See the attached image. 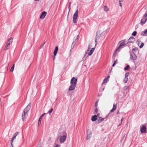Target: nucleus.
I'll return each instance as SVG.
<instances>
[{
	"mask_svg": "<svg viewBox=\"0 0 147 147\" xmlns=\"http://www.w3.org/2000/svg\"><path fill=\"white\" fill-rule=\"evenodd\" d=\"M77 79L75 78V77H73L70 81V84H74V83L75 82H76V84L77 82Z\"/></svg>",
	"mask_w": 147,
	"mask_h": 147,
	"instance_id": "nucleus-10",
	"label": "nucleus"
},
{
	"mask_svg": "<svg viewBox=\"0 0 147 147\" xmlns=\"http://www.w3.org/2000/svg\"><path fill=\"white\" fill-rule=\"evenodd\" d=\"M109 114L107 115L106 117H108V116L109 115Z\"/></svg>",
	"mask_w": 147,
	"mask_h": 147,
	"instance_id": "nucleus-56",
	"label": "nucleus"
},
{
	"mask_svg": "<svg viewBox=\"0 0 147 147\" xmlns=\"http://www.w3.org/2000/svg\"><path fill=\"white\" fill-rule=\"evenodd\" d=\"M10 44L8 43H7V44L5 47L4 49V50H6L8 49H9L10 48Z\"/></svg>",
	"mask_w": 147,
	"mask_h": 147,
	"instance_id": "nucleus-23",
	"label": "nucleus"
},
{
	"mask_svg": "<svg viewBox=\"0 0 147 147\" xmlns=\"http://www.w3.org/2000/svg\"><path fill=\"white\" fill-rule=\"evenodd\" d=\"M87 57H84L82 58V60L84 61L86 60Z\"/></svg>",
	"mask_w": 147,
	"mask_h": 147,
	"instance_id": "nucleus-46",
	"label": "nucleus"
},
{
	"mask_svg": "<svg viewBox=\"0 0 147 147\" xmlns=\"http://www.w3.org/2000/svg\"><path fill=\"white\" fill-rule=\"evenodd\" d=\"M116 108H117V104H114L113 105V109L111 110L110 112L112 113V112H113L115 110H116Z\"/></svg>",
	"mask_w": 147,
	"mask_h": 147,
	"instance_id": "nucleus-17",
	"label": "nucleus"
},
{
	"mask_svg": "<svg viewBox=\"0 0 147 147\" xmlns=\"http://www.w3.org/2000/svg\"><path fill=\"white\" fill-rule=\"evenodd\" d=\"M68 9H69V12H68V15L67 16H68L69 15V11H70V9H71V6L69 5V6H68Z\"/></svg>",
	"mask_w": 147,
	"mask_h": 147,
	"instance_id": "nucleus-41",
	"label": "nucleus"
},
{
	"mask_svg": "<svg viewBox=\"0 0 147 147\" xmlns=\"http://www.w3.org/2000/svg\"><path fill=\"white\" fill-rule=\"evenodd\" d=\"M78 10L77 9L75 12L73 17V22L74 23H76L77 22V19L78 17Z\"/></svg>",
	"mask_w": 147,
	"mask_h": 147,
	"instance_id": "nucleus-4",
	"label": "nucleus"
},
{
	"mask_svg": "<svg viewBox=\"0 0 147 147\" xmlns=\"http://www.w3.org/2000/svg\"><path fill=\"white\" fill-rule=\"evenodd\" d=\"M123 119H124V118H122V119H121V124H120L119 125L118 127L121 124L122 121L123 120Z\"/></svg>",
	"mask_w": 147,
	"mask_h": 147,
	"instance_id": "nucleus-42",
	"label": "nucleus"
},
{
	"mask_svg": "<svg viewBox=\"0 0 147 147\" xmlns=\"http://www.w3.org/2000/svg\"><path fill=\"white\" fill-rule=\"evenodd\" d=\"M55 56H54V59H55Z\"/></svg>",
	"mask_w": 147,
	"mask_h": 147,
	"instance_id": "nucleus-59",
	"label": "nucleus"
},
{
	"mask_svg": "<svg viewBox=\"0 0 147 147\" xmlns=\"http://www.w3.org/2000/svg\"><path fill=\"white\" fill-rule=\"evenodd\" d=\"M129 67V65H127L124 68V70H128Z\"/></svg>",
	"mask_w": 147,
	"mask_h": 147,
	"instance_id": "nucleus-26",
	"label": "nucleus"
},
{
	"mask_svg": "<svg viewBox=\"0 0 147 147\" xmlns=\"http://www.w3.org/2000/svg\"><path fill=\"white\" fill-rule=\"evenodd\" d=\"M53 111V108L51 109L48 112V113L49 114H50Z\"/></svg>",
	"mask_w": 147,
	"mask_h": 147,
	"instance_id": "nucleus-40",
	"label": "nucleus"
},
{
	"mask_svg": "<svg viewBox=\"0 0 147 147\" xmlns=\"http://www.w3.org/2000/svg\"><path fill=\"white\" fill-rule=\"evenodd\" d=\"M100 31H97L96 32V35L95 38V42H96L95 46L96 45L97 42H98V41L99 39L100 38Z\"/></svg>",
	"mask_w": 147,
	"mask_h": 147,
	"instance_id": "nucleus-5",
	"label": "nucleus"
},
{
	"mask_svg": "<svg viewBox=\"0 0 147 147\" xmlns=\"http://www.w3.org/2000/svg\"><path fill=\"white\" fill-rule=\"evenodd\" d=\"M45 43V42H44V44L42 45L40 47V49H41V48H42L43 47V45H44V44Z\"/></svg>",
	"mask_w": 147,
	"mask_h": 147,
	"instance_id": "nucleus-48",
	"label": "nucleus"
},
{
	"mask_svg": "<svg viewBox=\"0 0 147 147\" xmlns=\"http://www.w3.org/2000/svg\"><path fill=\"white\" fill-rule=\"evenodd\" d=\"M137 33V32L136 31H134L132 33V35L134 36H135Z\"/></svg>",
	"mask_w": 147,
	"mask_h": 147,
	"instance_id": "nucleus-30",
	"label": "nucleus"
},
{
	"mask_svg": "<svg viewBox=\"0 0 147 147\" xmlns=\"http://www.w3.org/2000/svg\"><path fill=\"white\" fill-rule=\"evenodd\" d=\"M125 40H123L122 41H121V43L119 45V46L118 48L115 50V51L114 52V53L113 56V59H115V56L116 55V52L119 49L121 48V47L124 46H125L126 44L125 43Z\"/></svg>",
	"mask_w": 147,
	"mask_h": 147,
	"instance_id": "nucleus-2",
	"label": "nucleus"
},
{
	"mask_svg": "<svg viewBox=\"0 0 147 147\" xmlns=\"http://www.w3.org/2000/svg\"><path fill=\"white\" fill-rule=\"evenodd\" d=\"M119 6L121 7H122V4L120 3H119Z\"/></svg>",
	"mask_w": 147,
	"mask_h": 147,
	"instance_id": "nucleus-51",
	"label": "nucleus"
},
{
	"mask_svg": "<svg viewBox=\"0 0 147 147\" xmlns=\"http://www.w3.org/2000/svg\"><path fill=\"white\" fill-rule=\"evenodd\" d=\"M144 33L145 34H146V35H147V29H146L144 31Z\"/></svg>",
	"mask_w": 147,
	"mask_h": 147,
	"instance_id": "nucleus-43",
	"label": "nucleus"
},
{
	"mask_svg": "<svg viewBox=\"0 0 147 147\" xmlns=\"http://www.w3.org/2000/svg\"><path fill=\"white\" fill-rule=\"evenodd\" d=\"M123 1V0H119V2L120 3L121 2H122Z\"/></svg>",
	"mask_w": 147,
	"mask_h": 147,
	"instance_id": "nucleus-54",
	"label": "nucleus"
},
{
	"mask_svg": "<svg viewBox=\"0 0 147 147\" xmlns=\"http://www.w3.org/2000/svg\"><path fill=\"white\" fill-rule=\"evenodd\" d=\"M99 113H98L97 114V116H99Z\"/></svg>",
	"mask_w": 147,
	"mask_h": 147,
	"instance_id": "nucleus-57",
	"label": "nucleus"
},
{
	"mask_svg": "<svg viewBox=\"0 0 147 147\" xmlns=\"http://www.w3.org/2000/svg\"><path fill=\"white\" fill-rule=\"evenodd\" d=\"M47 12L45 11L43 12L40 16V18L41 19H43L47 15Z\"/></svg>",
	"mask_w": 147,
	"mask_h": 147,
	"instance_id": "nucleus-13",
	"label": "nucleus"
},
{
	"mask_svg": "<svg viewBox=\"0 0 147 147\" xmlns=\"http://www.w3.org/2000/svg\"><path fill=\"white\" fill-rule=\"evenodd\" d=\"M98 109H97V108H96L94 110V112L95 113H94V114H96L98 112Z\"/></svg>",
	"mask_w": 147,
	"mask_h": 147,
	"instance_id": "nucleus-37",
	"label": "nucleus"
},
{
	"mask_svg": "<svg viewBox=\"0 0 147 147\" xmlns=\"http://www.w3.org/2000/svg\"><path fill=\"white\" fill-rule=\"evenodd\" d=\"M115 64H115V63H114L112 65V67H114L115 66Z\"/></svg>",
	"mask_w": 147,
	"mask_h": 147,
	"instance_id": "nucleus-50",
	"label": "nucleus"
},
{
	"mask_svg": "<svg viewBox=\"0 0 147 147\" xmlns=\"http://www.w3.org/2000/svg\"><path fill=\"white\" fill-rule=\"evenodd\" d=\"M78 35L76 38V39H75V40H74L73 42H74V43H75V44H76V42H77V41H78Z\"/></svg>",
	"mask_w": 147,
	"mask_h": 147,
	"instance_id": "nucleus-28",
	"label": "nucleus"
},
{
	"mask_svg": "<svg viewBox=\"0 0 147 147\" xmlns=\"http://www.w3.org/2000/svg\"><path fill=\"white\" fill-rule=\"evenodd\" d=\"M46 114L45 113H44L40 117L39 120L42 121V120L44 117V115Z\"/></svg>",
	"mask_w": 147,
	"mask_h": 147,
	"instance_id": "nucleus-25",
	"label": "nucleus"
},
{
	"mask_svg": "<svg viewBox=\"0 0 147 147\" xmlns=\"http://www.w3.org/2000/svg\"><path fill=\"white\" fill-rule=\"evenodd\" d=\"M118 113H119V111H118L117 113V114H118Z\"/></svg>",
	"mask_w": 147,
	"mask_h": 147,
	"instance_id": "nucleus-55",
	"label": "nucleus"
},
{
	"mask_svg": "<svg viewBox=\"0 0 147 147\" xmlns=\"http://www.w3.org/2000/svg\"><path fill=\"white\" fill-rule=\"evenodd\" d=\"M13 38L11 37L7 41V43L10 44H11L13 42Z\"/></svg>",
	"mask_w": 147,
	"mask_h": 147,
	"instance_id": "nucleus-22",
	"label": "nucleus"
},
{
	"mask_svg": "<svg viewBox=\"0 0 147 147\" xmlns=\"http://www.w3.org/2000/svg\"><path fill=\"white\" fill-rule=\"evenodd\" d=\"M91 47H92L91 45H88V50H87V51H89V49H90L91 48Z\"/></svg>",
	"mask_w": 147,
	"mask_h": 147,
	"instance_id": "nucleus-39",
	"label": "nucleus"
},
{
	"mask_svg": "<svg viewBox=\"0 0 147 147\" xmlns=\"http://www.w3.org/2000/svg\"><path fill=\"white\" fill-rule=\"evenodd\" d=\"M19 133L18 132H16L13 135L12 139L11 140V145L12 146V143L13 142V140L16 138V136Z\"/></svg>",
	"mask_w": 147,
	"mask_h": 147,
	"instance_id": "nucleus-15",
	"label": "nucleus"
},
{
	"mask_svg": "<svg viewBox=\"0 0 147 147\" xmlns=\"http://www.w3.org/2000/svg\"><path fill=\"white\" fill-rule=\"evenodd\" d=\"M109 77L110 76H108L107 77H106L104 80L102 84V85H103L104 83H107L109 81Z\"/></svg>",
	"mask_w": 147,
	"mask_h": 147,
	"instance_id": "nucleus-12",
	"label": "nucleus"
},
{
	"mask_svg": "<svg viewBox=\"0 0 147 147\" xmlns=\"http://www.w3.org/2000/svg\"><path fill=\"white\" fill-rule=\"evenodd\" d=\"M14 67H15V64H14L13 66H12V67H11V69H10V71H12V72H13L14 69Z\"/></svg>",
	"mask_w": 147,
	"mask_h": 147,
	"instance_id": "nucleus-29",
	"label": "nucleus"
},
{
	"mask_svg": "<svg viewBox=\"0 0 147 147\" xmlns=\"http://www.w3.org/2000/svg\"><path fill=\"white\" fill-rule=\"evenodd\" d=\"M71 2H69V5L71 6Z\"/></svg>",
	"mask_w": 147,
	"mask_h": 147,
	"instance_id": "nucleus-53",
	"label": "nucleus"
},
{
	"mask_svg": "<svg viewBox=\"0 0 147 147\" xmlns=\"http://www.w3.org/2000/svg\"><path fill=\"white\" fill-rule=\"evenodd\" d=\"M58 145H57L55 144H54V147H58Z\"/></svg>",
	"mask_w": 147,
	"mask_h": 147,
	"instance_id": "nucleus-49",
	"label": "nucleus"
},
{
	"mask_svg": "<svg viewBox=\"0 0 147 147\" xmlns=\"http://www.w3.org/2000/svg\"><path fill=\"white\" fill-rule=\"evenodd\" d=\"M128 88V86H125L123 87V89L124 90H126Z\"/></svg>",
	"mask_w": 147,
	"mask_h": 147,
	"instance_id": "nucleus-38",
	"label": "nucleus"
},
{
	"mask_svg": "<svg viewBox=\"0 0 147 147\" xmlns=\"http://www.w3.org/2000/svg\"><path fill=\"white\" fill-rule=\"evenodd\" d=\"M135 40V38L132 36L130 37L127 40V43H130L133 42V41Z\"/></svg>",
	"mask_w": 147,
	"mask_h": 147,
	"instance_id": "nucleus-11",
	"label": "nucleus"
},
{
	"mask_svg": "<svg viewBox=\"0 0 147 147\" xmlns=\"http://www.w3.org/2000/svg\"><path fill=\"white\" fill-rule=\"evenodd\" d=\"M141 35H142V36H146V34H145L144 33V31H142L141 33Z\"/></svg>",
	"mask_w": 147,
	"mask_h": 147,
	"instance_id": "nucleus-36",
	"label": "nucleus"
},
{
	"mask_svg": "<svg viewBox=\"0 0 147 147\" xmlns=\"http://www.w3.org/2000/svg\"><path fill=\"white\" fill-rule=\"evenodd\" d=\"M144 43L143 42H142L140 46H139V47L140 48H142L144 46Z\"/></svg>",
	"mask_w": 147,
	"mask_h": 147,
	"instance_id": "nucleus-35",
	"label": "nucleus"
},
{
	"mask_svg": "<svg viewBox=\"0 0 147 147\" xmlns=\"http://www.w3.org/2000/svg\"><path fill=\"white\" fill-rule=\"evenodd\" d=\"M117 60H115V61H114V63H115V64H116V63H117Z\"/></svg>",
	"mask_w": 147,
	"mask_h": 147,
	"instance_id": "nucleus-52",
	"label": "nucleus"
},
{
	"mask_svg": "<svg viewBox=\"0 0 147 147\" xmlns=\"http://www.w3.org/2000/svg\"><path fill=\"white\" fill-rule=\"evenodd\" d=\"M98 102H97V101L95 103V106L96 107L98 105Z\"/></svg>",
	"mask_w": 147,
	"mask_h": 147,
	"instance_id": "nucleus-47",
	"label": "nucleus"
},
{
	"mask_svg": "<svg viewBox=\"0 0 147 147\" xmlns=\"http://www.w3.org/2000/svg\"><path fill=\"white\" fill-rule=\"evenodd\" d=\"M97 115H94L92 116L91 118V120L93 121H96L97 119Z\"/></svg>",
	"mask_w": 147,
	"mask_h": 147,
	"instance_id": "nucleus-20",
	"label": "nucleus"
},
{
	"mask_svg": "<svg viewBox=\"0 0 147 147\" xmlns=\"http://www.w3.org/2000/svg\"><path fill=\"white\" fill-rule=\"evenodd\" d=\"M76 82L74 83V84H71V86H69V91H72L75 88L76 86Z\"/></svg>",
	"mask_w": 147,
	"mask_h": 147,
	"instance_id": "nucleus-9",
	"label": "nucleus"
},
{
	"mask_svg": "<svg viewBox=\"0 0 147 147\" xmlns=\"http://www.w3.org/2000/svg\"><path fill=\"white\" fill-rule=\"evenodd\" d=\"M128 81V78H124V79L123 80V82L124 83H126L127 82V81Z\"/></svg>",
	"mask_w": 147,
	"mask_h": 147,
	"instance_id": "nucleus-27",
	"label": "nucleus"
},
{
	"mask_svg": "<svg viewBox=\"0 0 147 147\" xmlns=\"http://www.w3.org/2000/svg\"><path fill=\"white\" fill-rule=\"evenodd\" d=\"M88 51H87L85 53L84 55V57H86L88 54Z\"/></svg>",
	"mask_w": 147,
	"mask_h": 147,
	"instance_id": "nucleus-44",
	"label": "nucleus"
},
{
	"mask_svg": "<svg viewBox=\"0 0 147 147\" xmlns=\"http://www.w3.org/2000/svg\"><path fill=\"white\" fill-rule=\"evenodd\" d=\"M75 45V44L74 43V42L72 43L71 47V50L73 49L74 48Z\"/></svg>",
	"mask_w": 147,
	"mask_h": 147,
	"instance_id": "nucleus-31",
	"label": "nucleus"
},
{
	"mask_svg": "<svg viewBox=\"0 0 147 147\" xmlns=\"http://www.w3.org/2000/svg\"><path fill=\"white\" fill-rule=\"evenodd\" d=\"M146 126L143 125L142 126L141 129V132L142 133H144L146 131Z\"/></svg>",
	"mask_w": 147,
	"mask_h": 147,
	"instance_id": "nucleus-14",
	"label": "nucleus"
},
{
	"mask_svg": "<svg viewBox=\"0 0 147 147\" xmlns=\"http://www.w3.org/2000/svg\"><path fill=\"white\" fill-rule=\"evenodd\" d=\"M130 53V59L133 60H135L137 58V56L136 54L133 52H131Z\"/></svg>",
	"mask_w": 147,
	"mask_h": 147,
	"instance_id": "nucleus-6",
	"label": "nucleus"
},
{
	"mask_svg": "<svg viewBox=\"0 0 147 147\" xmlns=\"http://www.w3.org/2000/svg\"><path fill=\"white\" fill-rule=\"evenodd\" d=\"M41 121L38 120V125L39 126L41 124Z\"/></svg>",
	"mask_w": 147,
	"mask_h": 147,
	"instance_id": "nucleus-45",
	"label": "nucleus"
},
{
	"mask_svg": "<svg viewBox=\"0 0 147 147\" xmlns=\"http://www.w3.org/2000/svg\"><path fill=\"white\" fill-rule=\"evenodd\" d=\"M138 49V48L135 47L134 49H133L132 50V51H134L136 52V51H137Z\"/></svg>",
	"mask_w": 147,
	"mask_h": 147,
	"instance_id": "nucleus-34",
	"label": "nucleus"
},
{
	"mask_svg": "<svg viewBox=\"0 0 147 147\" xmlns=\"http://www.w3.org/2000/svg\"><path fill=\"white\" fill-rule=\"evenodd\" d=\"M129 72H127L125 74V77L127 78V77L129 75Z\"/></svg>",
	"mask_w": 147,
	"mask_h": 147,
	"instance_id": "nucleus-32",
	"label": "nucleus"
},
{
	"mask_svg": "<svg viewBox=\"0 0 147 147\" xmlns=\"http://www.w3.org/2000/svg\"><path fill=\"white\" fill-rule=\"evenodd\" d=\"M147 20V10L146 11L145 14L143 16L140 22L141 26H143Z\"/></svg>",
	"mask_w": 147,
	"mask_h": 147,
	"instance_id": "nucleus-3",
	"label": "nucleus"
},
{
	"mask_svg": "<svg viewBox=\"0 0 147 147\" xmlns=\"http://www.w3.org/2000/svg\"><path fill=\"white\" fill-rule=\"evenodd\" d=\"M67 137V134L61 136L60 139V142L61 143H63Z\"/></svg>",
	"mask_w": 147,
	"mask_h": 147,
	"instance_id": "nucleus-7",
	"label": "nucleus"
},
{
	"mask_svg": "<svg viewBox=\"0 0 147 147\" xmlns=\"http://www.w3.org/2000/svg\"><path fill=\"white\" fill-rule=\"evenodd\" d=\"M87 136L86 137V138L87 140H88V139H89L91 137L92 132L90 131H89L88 130H87Z\"/></svg>",
	"mask_w": 147,
	"mask_h": 147,
	"instance_id": "nucleus-8",
	"label": "nucleus"
},
{
	"mask_svg": "<svg viewBox=\"0 0 147 147\" xmlns=\"http://www.w3.org/2000/svg\"><path fill=\"white\" fill-rule=\"evenodd\" d=\"M104 10L105 11H108L109 10V9L108 7L106 5L104 6Z\"/></svg>",
	"mask_w": 147,
	"mask_h": 147,
	"instance_id": "nucleus-24",
	"label": "nucleus"
},
{
	"mask_svg": "<svg viewBox=\"0 0 147 147\" xmlns=\"http://www.w3.org/2000/svg\"><path fill=\"white\" fill-rule=\"evenodd\" d=\"M31 104L30 103L29 104L24 110L23 112L22 115V119L23 121H24V119L25 115L26 114L28 111L30 110L31 108Z\"/></svg>",
	"mask_w": 147,
	"mask_h": 147,
	"instance_id": "nucleus-1",
	"label": "nucleus"
},
{
	"mask_svg": "<svg viewBox=\"0 0 147 147\" xmlns=\"http://www.w3.org/2000/svg\"><path fill=\"white\" fill-rule=\"evenodd\" d=\"M94 49H95L94 48H92L91 49V50H90V52H89L88 54V55L87 56V57L89 55V56L91 55L94 52Z\"/></svg>",
	"mask_w": 147,
	"mask_h": 147,
	"instance_id": "nucleus-18",
	"label": "nucleus"
},
{
	"mask_svg": "<svg viewBox=\"0 0 147 147\" xmlns=\"http://www.w3.org/2000/svg\"><path fill=\"white\" fill-rule=\"evenodd\" d=\"M98 123H100L103 121L104 119V118H102L100 117H98Z\"/></svg>",
	"mask_w": 147,
	"mask_h": 147,
	"instance_id": "nucleus-21",
	"label": "nucleus"
},
{
	"mask_svg": "<svg viewBox=\"0 0 147 147\" xmlns=\"http://www.w3.org/2000/svg\"><path fill=\"white\" fill-rule=\"evenodd\" d=\"M66 134V132L65 131H63L61 132H60L58 134V137H61L62 136L65 134Z\"/></svg>",
	"mask_w": 147,
	"mask_h": 147,
	"instance_id": "nucleus-16",
	"label": "nucleus"
},
{
	"mask_svg": "<svg viewBox=\"0 0 147 147\" xmlns=\"http://www.w3.org/2000/svg\"><path fill=\"white\" fill-rule=\"evenodd\" d=\"M58 47L57 46L56 47H55V49L54 50V52H53V54H54V56H55L56 55L57 53V51H58Z\"/></svg>",
	"mask_w": 147,
	"mask_h": 147,
	"instance_id": "nucleus-19",
	"label": "nucleus"
},
{
	"mask_svg": "<svg viewBox=\"0 0 147 147\" xmlns=\"http://www.w3.org/2000/svg\"><path fill=\"white\" fill-rule=\"evenodd\" d=\"M12 147H13V144H12V146L11 145Z\"/></svg>",
	"mask_w": 147,
	"mask_h": 147,
	"instance_id": "nucleus-58",
	"label": "nucleus"
},
{
	"mask_svg": "<svg viewBox=\"0 0 147 147\" xmlns=\"http://www.w3.org/2000/svg\"><path fill=\"white\" fill-rule=\"evenodd\" d=\"M141 42V41L139 40H137V41H136V42H137V43L138 44V45L139 46V45L140 43V42Z\"/></svg>",
	"mask_w": 147,
	"mask_h": 147,
	"instance_id": "nucleus-33",
	"label": "nucleus"
}]
</instances>
